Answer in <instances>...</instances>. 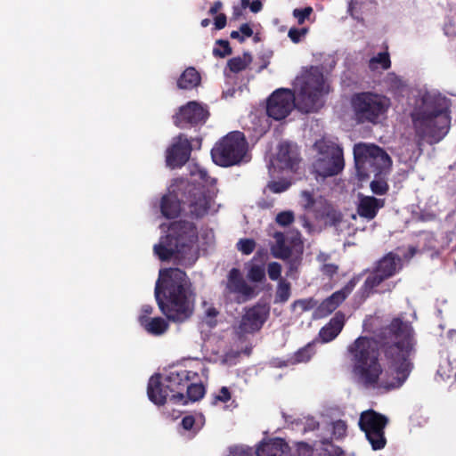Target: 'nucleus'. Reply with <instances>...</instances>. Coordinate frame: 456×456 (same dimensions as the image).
<instances>
[{
  "label": "nucleus",
  "mask_w": 456,
  "mask_h": 456,
  "mask_svg": "<svg viewBox=\"0 0 456 456\" xmlns=\"http://www.w3.org/2000/svg\"><path fill=\"white\" fill-rule=\"evenodd\" d=\"M241 15H242V8H240L239 6H234L233 12H232L233 19L238 20L240 18V16H241Z\"/></svg>",
  "instance_id": "nucleus-59"
},
{
  "label": "nucleus",
  "mask_w": 456,
  "mask_h": 456,
  "mask_svg": "<svg viewBox=\"0 0 456 456\" xmlns=\"http://www.w3.org/2000/svg\"><path fill=\"white\" fill-rule=\"evenodd\" d=\"M319 428V422L316 421L314 418L308 419L305 422V426L304 428L305 431H313Z\"/></svg>",
  "instance_id": "nucleus-52"
},
{
  "label": "nucleus",
  "mask_w": 456,
  "mask_h": 456,
  "mask_svg": "<svg viewBox=\"0 0 456 456\" xmlns=\"http://www.w3.org/2000/svg\"><path fill=\"white\" fill-rule=\"evenodd\" d=\"M181 201L176 195L166 194L160 200V212L167 219L177 217L181 213Z\"/></svg>",
  "instance_id": "nucleus-24"
},
{
  "label": "nucleus",
  "mask_w": 456,
  "mask_h": 456,
  "mask_svg": "<svg viewBox=\"0 0 456 456\" xmlns=\"http://www.w3.org/2000/svg\"><path fill=\"white\" fill-rule=\"evenodd\" d=\"M313 212L317 219L324 221L326 224L330 226L337 225L342 221V214L322 196L317 198L316 206Z\"/></svg>",
  "instance_id": "nucleus-18"
},
{
  "label": "nucleus",
  "mask_w": 456,
  "mask_h": 456,
  "mask_svg": "<svg viewBox=\"0 0 456 456\" xmlns=\"http://www.w3.org/2000/svg\"><path fill=\"white\" fill-rule=\"evenodd\" d=\"M287 444L281 438H275L263 443L256 450V456H283Z\"/></svg>",
  "instance_id": "nucleus-25"
},
{
  "label": "nucleus",
  "mask_w": 456,
  "mask_h": 456,
  "mask_svg": "<svg viewBox=\"0 0 456 456\" xmlns=\"http://www.w3.org/2000/svg\"><path fill=\"white\" fill-rule=\"evenodd\" d=\"M256 241L253 239H240L237 244V249L243 255H250L256 248Z\"/></svg>",
  "instance_id": "nucleus-37"
},
{
  "label": "nucleus",
  "mask_w": 456,
  "mask_h": 456,
  "mask_svg": "<svg viewBox=\"0 0 456 456\" xmlns=\"http://www.w3.org/2000/svg\"><path fill=\"white\" fill-rule=\"evenodd\" d=\"M355 166L360 175L374 173L376 175L390 168L392 160L379 146L358 143L354 148Z\"/></svg>",
  "instance_id": "nucleus-11"
},
{
  "label": "nucleus",
  "mask_w": 456,
  "mask_h": 456,
  "mask_svg": "<svg viewBox=\"0 0 456 456\" xmlns=\"http://www.w3.org/2000/svg\"><path fill=\"white\" fill-rule=\"evenodd\" d=\"M199 379L196 371L182 369L171 370L162 380L160 374L156 373L151 377L147 387V395L151 402L161 406L170 395V401L174 403L186 404L187 400L183 394L187 384Z\"/></svg>",
  "instance_id": "nucleus-6"
},
{
  "label": "nucleus",
  "mask_w": 456,
  "mask_h": 456,
  "mask_svg": "<svg viewBox=\"0 0 456 456\" xmlns=\"http://www.w3.org/2000/svg\"><path fill=\"white\" fill-rule=\"evenodd\" d=\"M345 322V314L338 311L330 322L320 330L319 337L323 343H328L335 339L342 331Z\"/></svg>",
  "instance_id": "nucleus-19"
},
{
  "label": "nucleus",
  "mask_w": 456,
  "mask_h": 456,
  "mask_svg": "<svg viewBox=\"0 0 456 456\" xmlns=\"http://www.w3.org/2000/svg\"><path fill=\"white\" fill-rule=\"evenodd\" d=\"M247 152V142L244 134L231 132L221 138L211 150L213 161L224 167L240 164Z\"/></svg>",
  "instance_id": "nucleus-10"
},
{
  "label": "nucleus",
  "mask_w": 456,
  "mask_h": 456,
  "mask_svg": "<svg viewBox=\"0 0 456 456\" xmlns=\"http://www.w3.org/2000/svg\"><path fill=\"white\" fill-rule=\"evenodd\" d=\"M228 456H250V454L243 449L234 448L230 451V454Z\"/></svg>",
  "instance_id": "nucleus-56"
},
{
  "label": "nucleus",
  "mask_w": 456,
  "mask_h": 456,
  "mask_svg": "<svg viewBox=\"0 0 456 456\" xmlns=\"http://www.w3.org/2000/svg\"><path fill=\"white\" fill-rule=\"evenodd\" d=\"M390 105L388 97L370 91L355 93L351 97L354 118L358 124H379Z\"/></svg>",
  "instance_id": "nucleus-8"
},
{
  "label": "nucleus",
  "mask_w": 456,
  "mask_h": 456,
  "mask_svg": "<svg viewBox=\"0 0 456 456\" xmlns=\"http://www.w3.org/2000/svg\"><path fill=\"white\" fill-rule=\"evenodd\" d=\"M240 32L244 37H250L253 35V29L248 23H244L240 27Z\"/></svg>",
  "instance_id": "nucleus-53"
},
{
  "label": "nucleus",
  "mask_w": 456,
  "mask_h": 456,
  "mask_svg": "<svg viewBox=\"0 0 456 456\" xmlns=\"http://www.w3.org/2000/svg\"><path fill=\"white\" fill-rule=\"evenodd\" d=\"M289 185V183L285 181H273L268 183V188L274 193H281L287 191Z\"/></svg>",
  "instance_id": "nucleus-45"
},
{
  "label": "nucleus",
  "mask_w": 456,
  "mask_h": 456,
  "mask_svg": "<svg viewBox=\"0 0 456 456\" xmlns=\"http://www.w3.org/2000/svg\"><path fill=\"white\" fill-rule=\"evenodd\" d=\"M210 23V20L209 19H203L200 22V25L203 27V28H206L209 25Z\"/></svg>",
  "instance_id": "nucleus-62"
},
{
  "label": "nucleus",
  "mask_w": 456,
  "mask_h": 456,
  "mask_svg": "<svg viewBox=\"0 0 456 456\" xmlns=\"http://www.w3.org/2000/svg\"><path fill=\"white\" fill-rule=\"evenodd\" d=\"M370 187L371 191L376 195H385L389 189L387 181L382 178L371 181Z\"/></svg>",
  "instance_id": "nucleus-36"
},
{
  "label": "nucleus",
  "mask_w": 456,
  "mask_h": 456,
  "mask_svg": "<svg viewBox=\"0 0 456 456\" xmlns=\"http://www.w3.org/2000/svg\"><path fill=\"white\" fill-rule=\"evenodd\" d=\"M307 32L308 28H291L289 30L288 36L293 43L297 44L301 41L302 37L306 35Z\"/></svg>",
  "instance_id": "nucleus-44"
},
{
  "label": "nucleus",
  "mask_w": 456,
  "mask_h": 456,
  "mask_svg": "<svg viewBox=\"0 0 456 456\" xmlns=\"http://www.w3.org/2000/svg\"><path fill=\"white\" fill-rule=\"evenodd\" d=\"M230 37L232 39H237L240 43H243L245 41V37L240 35V31L233 30L231 32Z\"/></svg>",
  "instance_id": "nucleus-58"
},
{
  "label": "nucleus",
  "mask_w": 456,
  "mask_h": 456,
  "mask_svg": "<svg viewBox=\"0 0 456 456\" xmlns=\"http://www.w3.org/2000/svg\"><path fill=\"white\" fill-rule=\"evenodd\" d=\"M416 138L421 147L439 142L449 132L451 101L440 94L425 93L417 98L410 114Z\"/></svg>",
  "instance_id": "nucleus-4"
},
{
  "label": "nucleus",
  "mask_w": 456,
  "mask_h": 456,
  "mask_svg": "<svg viewBox=\"0 0 456 456\" xmlns=\"http://www.w3.org/2000/svg\"><path fill=\"white\" fill-rule=\"evenodd\" d=\"M187 204L191 216L201 218L206 216L210 208L211 198L206 194L203 189L192 187L188 191Z\"/></svg>",
  "instance_id": "nucleus-17"
},
{
  "label": "nucleus",
  "mask_w": 456,
  "mask_h": 456,
  "mask_svg": "<svg viewBox=\"0 0 456 456\" xmlns=\"http://www.w3.org/2000/svg\"><path fill=\"white\" fill-rule=\"evenodd\" d=\"M338 266L331 263L324 264L321 268L322 273L329 278H332L338 273Z\"/></svg>",
  "instance_id": "nucleus-47"
},
{
  "label": "nucleus",
  "mask_w": 456,
  "mask_h": 456,
  "mask_svg": "<svg viewBox=\"0 0 456 456\" xmlns=\"http://www.w3.org/2000/svg\"><path fill=\"white\" fill-rule=\"evenodd\" d=\"M252 57L250 53H244L243 57L236 56L227 61V68L232 73H239L245 70L251 63Z\"/></svg>",
  "instance_id": "nucleus-30"
},
{
  "label": "nucleus",
  "mask_w": 456,
  "mask_h": 456,
  "mask_svg": "<svg viewBox=\"0 0 456 456\" xmlns=\"http://www.w3.org/2000/svg\"><path fill=\"white\" fill-rule=\"evenodd\" d=\"M329 429L331 430V436L330 438H322L321 440L322 444H331L332 439L339 440L344 438L346 436L347 425L346 421L338 419L329 425Z\"/></svg>",
  "instance_id": "nucleus-28"
},
{
  "label": "nucleus",
  "mask_w": 456,
  "mask_h": 456,
  "mask_svg": "<svg viewBox=\"0 0 456 456\" xmlns=\"http://www.w3.org/2000/svg\"><path fill=\"white\" fill-rule=\"evenodd\" d=\"M227 23V17L224 13H219L215 17L214 25L217 30L223 29Z\"/></svg>",
  "instance_id": "nucleus-50"
},
{
  "label": "nucleus",
  "mask_w": 456,
  "mask_h": 456,
  "mask_svg": "<svg viewBox=\"0 0 456 456\" xmlns=\"http://www.w3.org/2000/svg\"><path fill=\"white\" fill-rule=\"evenodd\" d=\"M276 161L280 168L293 170L299 161L298 153L289 142H281L278 147Z\"/></svg>",
  "instance_id": "nucleus-21"
},
{
  "label": "nucleus",
  "mask_w": 456,
  "mask_h": 456,
  "mask_svg": "<svg viewBox=\"0 0 456 456\" xmlns=\"http://www.w3.org/2000/svg\"><path fill=\"white\" fill-rule=\"evenodd\" d=\"M301 199L304 208L313 211L316 206L317 198L315 199L312 192L308 191H303L301 192Z\"/></svg>",
  "instance_id": "nucleus-43"
},
{
  "label": "nucleus",
  "mask_w": 456,
  "mask_h": 456,
  "mask_svg": "<svg viewBox=\"0 0 456 456\" xmlns=\"http://www.w3.org/2000/svg\"><path fill=\"white\" fill-rule=\"evenodd\" d=\"M248 278L253 282H262L265 279V268L257 265H251L248 272Z\"/></svg>",
  "instance_id": "nucleus-33"
},
{
  "label": "nucleus",
  "mask_w": 456,
  "mask_h": 456,
  "mask_svg": "<svg viewBox=\"0 0 456 456\" xmlns=\"http://www.w3.org/2000/svg\"><path fill=\"white\" fill-rule=\"evenodd\" d=\"M225 292L235 295L238 302H246L255 296L254 288L247 283L238 268H232L229 271Z\"/></svg>",
  "instance_id": "nucleus-16"
},
{
  "label": "nucleus",
  "mask_w": 456,
  "mask_h": 456,
  "mask_svg": "<svg viewBox=\"0 0 456 456\" xmlns=\"http://www.w3.org/2000/svg\"><path fill=\"white\" fill-rule=\"evenodd\" d=\"M270 315V306L265 303H256L246 308L238 326V333L253 334L259 331Z\"/></svg>",
  "instance_id": "nucleus-14"
},
{
  "label": "nucleus",
  "mask_w": 456,
  "mask_h": 456,
  "mask_svg": "<svg viewBox=\"0 0 456 456\" xmlns=\"http://www.w3.org/2000/svg\"><path fill=\"white\" fill-rule=\"evenodd\" d=\"M231 399V393L226 387H222L217 395L215 396V401L227 403Z\"/></svg>",
  "instance_id": "nucleus-48"
},
{
  "label": "nucleus",
  "mask_w": 456,
  "mask_h": 456,
  "mask_svg": "<svg viewBox=\"0 0 456 456\" xmlns=\"http://www.w3.org/2000/svg\"><path fill=\"white\" fill-rule=\"evenodd\" d=\"M200 75L193 67L187 68L178 77L176 85L179 89L191 90L200 84Z\"/></svg>",
  "instance_id": "nucleus-27"
},
{
  "label": "nucleus",
  "mask_w": 456,
  "mask_h": 456,
  "mask_svg": "<svg viewBox=\"0 0 456 456\" xmlns=\"http://www.w3.org/2000/svg\"><path fill=\"white\" fill-rule=\"evenodd\" d=\"M275 243L271 246V253L273 257L286 260L292 255V249L286 244V238L283 232H275L273 234Z\"/></svg>",
  "instance_id": "nucleus-26"
},
{
  "label": "nucleus",
  "mask_w": 456,
  "mask_h": 456,
  "mask_svg": "<svg viewBox=\"0 0 456 456\" xmlns=\"http://www.w3.org/2000/svg\"><path fill=\"white\" fill-rule=\"evenodd\" d=\"M314 148L319 154L313 164L316 176L327 178L342 172L345 167L343 149L338 143L322 138L314 142Z\"/></svg>",
  "instance_id": "nucleus-9"
},
{
  "label": "nucleus",
  "mask_w": 456,
  "mask_h": 456,
  "mask_svg": "<svg viewBox=\"0 0 456 456\" xmlns=\"http://www.w3.org/2000/svg\"><path fill=\"white\" fill-rule=\"evenodd\" d=\"M294 213L292 211H281L276 216V222L281 226H288L294 222Z\"/></svg>",
  "instance_id": "nucleus-41"
},
{
  "label": "nucleus",
  "mask_w": 456,
  "mask_h": 456,
  "mask_svg": "<svg viewBox=\"0 0 456 456\" xmlns=\"http://www.w3.org/2000/svg\"><path fill=\"white\" fill-rule=\"evenodd\" d=\"M297 452L299 456H312L314 451L306 443L301 442L297 444Z\"/></svg>",
  "instance_id": "nucleus-49"
},
{
  "label": "nucleus",
  "mask_w": 456,
  "mask_h": 456,
  "mask_svg": "<svg viewBox=\"0 0 456 456\" xmlns=\"http://www.w3.org/2000/svg\"><path fill=\"white\" fill-rule=\"evenodd\" d=\"M191 151V142L184 134H180L167 150V166L171 167H183L190 159Z\"/></svg>",
  "instance_id": "nucleus-15"
},
{
  "label": "nucleus",
  "mask_w": 456,
  "mask_h": 456,
  "mask_svg": "<svg viewBox=\"0 0 456 456\" xmlns=\"http://www.w3.org/2000/svg\"><path fill=\"white\" fill-rule=\"evenodd\" d=\"M411 322L395 317L373 337L360 336L347 347L353 363V372L366 387H375L383 372L379 361L381 355L395 377L384 385L387 389L400 387L413 369L411 356L416 352L417 340Z\"/></svg>",
  "instance_id": "nucleus-1"
},
{
  "label": "nucleus",
  "mask_w": 456,
  "mask_h": 456,
  "mask_svg": "<svg viewBox=\"0 0 456 456\" xmlns=\"http://www.w3.org/2000/svg\"><path fill=\"white\" fill-rule=\"evenodd\" d=\"M291 296V283L285 278H281L277 283L274 304H285Z\"/></svg>",
  "instance_id": "nucleus-29"
},
{
  "label": "nucleus",
  "mask_w": 456,
  "mask_h": 456,
  "mask_svg": "<svg viewBox=\"0 0 456 456\" xmlns=\"http://www.w3.org/2000/svg\"><path fill=\"white\" fill-rule=\"evenodd\" d=\"M267 273L272 281H278L282 278L281 275V265L278 262H271L267 266Z\"/></svg>",
  "instance_id": "nucleus-42"
},
{
  "label": "nucleus",
  "mask_w": 456,
  "mask_h": 456,
  "mask_svg": "<svg viewBox=\"0 0 456 456\" xmlns=\"http://www.w3.org/2000/svg\"><path fill=\"white\" fill-rule=\"evenodd\" d=\"M198 240L195 224L185 220L172 222L166 236L161 237L153 250L161 261L174 258L177 264L191 266L197 260L194 245Z\"/></svg>",
  "instance_id": "nucleus-5"
},
{
  "label": "nucleus",
  "mask_w": 456,
  "mask_h": 456,
  "mask_svg": "<svg viewBox=\"0 0 456 456\" xmlns=\"http://www.w3.org/2000/svg\"><path fill=\"white\" fill-rule=\"evenodd\" d=\"M248 7L252 12L257 13L263 9V3L260 0H253Z\"/></svg>",
  "instance_id": "nucleus-54"
},
{
  "label": "nucleus",
  "mask_w": 456,
  "mask_h": 456,
  "mask_svg": "<svg viewBox=\"0 0 456 456\" xmlns=\"http://www.w3.org/2000/svg\"><path fill=\"white\" fill-rule=\"evenodd\" d=\"M384 206V199H377L373 196H362L359 199L357 213L361 217L370 221L377 216L379 210Z\"/></svg>",
  "instance_id": "nucleus-20"
},
{
  "label": "nucleus",
  "mask_w": 456,
  "mask_h": 456,
  "mask_svg": "<svg viewBox=\"0 0 456 456\" xmlns=\"http://www.w3.org/2000/svg\"><path fill=\"white\" fill-rule=\"evenodd\" d=\"M154 296L160 312L169 322L183 323L194 311L192 284L186 273L180 268L159 271L155 284Z\"/></svg>",
  "instance_id": "nucleus-3"
},
{
  "label": "nucleus",
  "mask_w": 456,
  "mask_h": 456,
  "mask_svg": "<svg viewBox=\"0 0 456 456\" xmlns=\"http://www.w3.org/2000/svg\"><path fill=\"white\" fill-rule=\"evenodd\" d=\"M403 266V259L399 255L392 251L384 255L374 263L371 270L364 271L367 277L360 289L362 297L367 298L374 294L391 292L396 283L386 281L399 273Z\"/></svg>",
  "instance_id": "nucleus-7"
},
{
  "label": "nucleus",
  "mask_w": 456,
  "mask_h": 456,
  "mask_svg": "<svg viewBox=\"0 0 456 456\" xmlns=\"http://www.w3.org/2000/svg\"><path fill=\"white\" fill-rule=\"evenodd\" d=\"M208 117L209 111L207 105L191 101L181 106L173 115L172 119L175 126L185 129L204 125Z\"/></svg>",
  "instance_id": "nucleus-13"
},
{
  "label": "nucleus",
  "mask_w": 456,
  "mask_h": 456,
  "mask_svg": "<svg viewBox=\"0 0 456 456\" xmlns=\"http://www.w3.org/2000/svg\"><path fill=\"white\" fill-rule=\"evenodd\" d=\"M265 254H266V252H265L264 249H261V250H258V251L256 252V256H264V255H265Z\"/></svg>",
  "instance_id": "nucleus-63"
},
{
  "label": "nucleus",
  "mask_w": 456,
  "mask_h": 456,
  "mask_svg": "<svg viewBox=\"0 0 456 456\" xmlns=\"http://www.w3.org/2000/svg\"><path fill=\"white\" fill-rule=\"evenodd\" d=\"M153 312V307L150 305H144L142 307V314L140 316H148Z\"/></svg>",
  "instance_id": "nucleus-57"
},
{
  "label": "nucleus",
  "mask_w": 456,
  "mask_h": 456,
  "mask_svg": "<svg viewBox=\"0 0 456 456\" xmlns=\"http://www.w3.org/2000/svg\"><path fill=\"white\" fill-rule=\"evenodd\" d=\"M297 96L290 89L275 90L268 98L266 104L267 115L281 120L287 118L296 108L302 113L317 112L322 106V97L329 93L325 85L324 76L317 67H311L300 77L296 78Z\"/></svg>",
  "instance_id": "nucleus-2"
},
{
  "label": "nucleus",
  "mask_w": 456,
  "mask_h": 456,
  "mask_svg": "<svg viewBox=\"0 0 456 456\" xmlns=\"http://www.w3.org/2000/svg\"><path fill=\"white\" fill-rule=\"evenodd\" d=\"M378 64H379L383 69H388L390 68L391 61L387 52L378 53L377 56L372 57L369 61V67L372 70L378 68Z\"/></svg>",
  "instance_id": "nucleus-32"
},
{
  "label": "nucleus",
  "mask_w": 456,
  "mask_h": 456,
  "mask_svg": "<svg viewBox=\"0 0 456 456\" xmlns=\"http://www.w3.org/2000/svg\"><path fill=\"white\" fill-rule=\"evenodd\" d=\"M362 275L359 274L357 276H354L342 289L338 290L337 292H342L345 295V299L347 296L353 291L357 283L360 281Z\"/></svg>",
  "instance_id": "nucleus-46"
},
{
  "label": "nucleus",
  "mask_w": 456,
  "mask_h": 456,
  "mask_svg": "<svg viewBox=\"0 0 456 456\" xmlns=\"http://www.w3.org/2000/svg\"><path fill=\"white\" fill-rule=\"evenodd\" d=\"M358 4V0H350L349 5H348V11L353 15L354 9L356 8V5Z\"/></svg>",
  "instance_id": "nucleus-60"
},
{
  "label": "nucleus",
  "mask_w": 456,
  "mask_h": 456,
  "mask_svg": "<svg viewBox=\"0 0 456 456\" xmlns=\"http://www.w3.org/2000/svg\"><path fill=\"white\" fill-rule=\"evenodd\" d=\"M388 418L376 411L370 409L361 413L358 425L365 434L373 451H379L385 448L387 438L385 428L388 424Z\"/></svg>",
  "instance_id": "nucleus-12"
},
{
  "label": "nucleus",
  "mask_w": 456,
  "mask_h": 456,
  "mask_svg": "<svg viewBox=\"0 0 456 456\" xmlns=\"http://www.w3.org/2000/svg\"><path fill=\"white\" fill-rule=\"evenodd\" d=\"M216 44L220 46V48H214L213 54L216 57L224 58L230 54H232V50L230 46V43L225 39H218L216 41Z\"/></svg>",
  "instance_id": "nucleus-34"
},
{
  "label": "nucleus",
  "mask_w": 456,
  "mask_h": 456,
  "mask_svg": "<svg viewBox=\"0 0 456 456\" xmlns=\"http://www.w3.org/2000/svg\"><path fill=\"white\" fill-rule=\"evenodd\" d=\"M219 314V311L214 307L209 306L206 309L205 314H204V322L208 328H214L217 324L216 317Z\"/></svg>",
  "instance_id": "nucleus-38"
},
{
  "label": "nucleus",
  "mask_w": 456,
  "mask_h": 456,
  "mask_svg": "<svg viewBox=\"0 0 456 456\" xmlns=\"http://www.w3.org/2000/svg\"><path fill=\"white\" fill-rule=\"evenodd\" d=\"M223 7V3L221 1H216L214 2V4H212V6L210 7L208 12L209 14L211 15H215L216 14L219 10Z\"/></svg>",
  "instance_id": "nucleus-55"
},
{
  "label": "nucleus",
  "mask_w": 456,
  "mask_h": 456,
  "mask_svg": "<svg viewBox=\"0 0 456 456\" xmlns=\"http://www.w3.org/2000/svg\"><path fill=\"white\" fill-rule=\"evenodd\" d=\"M200 177H201L202 179H204V178H205V176L207 175V171H205V170H200Z\"/></svg>",
  "instance_id": "nucleus-64"
},
{
  "label": "nucleus",
  "mask_w": 456,
  "mask_h": 456,
  "mask_svg": "<svg viewBox=\"0 0 456 456\" xmlns=\"http://www.w3.org/2000/svg\"><path fill=\"white\" fill-rule=\"evenodd\" d=\"M141 326L151 335L161 336L168 330V322L161 317L139 316Z\"/></svg>",
  "instance_id": "nucleus-23"
},
{
  "label": "nucleus",
  "mask_w": 456,
  "mask_h": 456,
  "mask_svg": "<svg viewBox=\"0 0 456 456\" xmlns=\"http://www.w3.org/2000/svg\"><path fill=\"white\" fill-rule=\"evenodd\" d=\"M314 10L311 6H306L303 9L296 8L293 10V17L297 19V23L302 25L305 23V20L309 19L310 15L313 13Z\"/></svg>",
  "instance_id": "nucleus-40"
},
{
  "label": "nucleus",
  "mask_w": 456,
  "mask_h": 456,
  "mask_svg": "<svg viewBox=\"0 0 456 456\" xmlns=\"http://www.w3.org/2000/svg\"><path fill=\"white\" fill-rule=\"evenodd\" d=\"M250 0H240V8L246 9L249 6Z\"/></svg>",
  "instance_id": "nucleus-61"
},
{
  "label": "nucleus",
  "mask_w": 456,
  "mask_h": 456,
  "mask_svg": "<svg viewBox=\"0 0 456 456\" xmlns=\"http://www.w3.org/2000/svg\"><path fill=\"white\" fill-rule=\"evenodd\" d=\"M186 396L185 399L191 402L200 401L203 398L206 390L205 387L201 383H194L190 381L186 386Z\"/></svg>",
  "instance_id": "nucleus-31"
},
{
  "label": "nucleus",
  "mask_w": 456,
  "mask_h": 456,
  "mask_svg": "<svg viewBox=\"0 0 456 456\" xmlns=\"http://www.w3.org/2000/svg\"><path fill=\"white\" fill-rule=\"evenodd\" d=\"M195 424V419L193 416L189 415L183 418L181 425L185 430H191Z\"/></svg>",
  "instance_id": "nucleus-51"
},
{
  "label": "nucleus",
  "mask_w": 456,
  "mask_h": 456,
  "mask_svg": "<svg viewBox=\"0 0 456 456\" xmlns=\"http://www.w3.org/2000/svg\"><path fill=\"white\" fill-rule=\"evenodd\" d=\"M313 354V346L311 344H307L305 346L298 349L294 354V361L296 362H308Z\"/></svg>",
  "instance_id": "nucleus-35"
},
{
  "label": "nucleus",
  "mask_w": 456,
  "mask_h": 456,
  "mask_svg": "<svg viewBox=\"0 0 456 456\" xmlns=\"http://www.w3.org/2000/svg\"><path fill=\"white\" fill-rule=\"evenodd\" d=\"M317 305V301L314 299L313 297L309 298H304V299H297L295 300L291 307L293 310H295L297 307H300L303 312L309 311L313 308H314Z\"/></svg>",
  "instance_id": "nucleus-39"
},
{
  "label": "nucleus",
  "mask_w": 456,
  "mask_h": 456,
  "mask_svg": "<svg viewBox=\"0 0 456 456\" xmlns=\"http://www.w3.org/2000/svg\"><path fill=\"white\" fill-rule=\"evenodd\" d=\"M345 301V295L342 292H334L324 299L315 309L314 316L324 318L333 313Z\"/></svg>",
  "instance_id": "nucleus-22"
}]
</instances>
